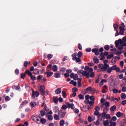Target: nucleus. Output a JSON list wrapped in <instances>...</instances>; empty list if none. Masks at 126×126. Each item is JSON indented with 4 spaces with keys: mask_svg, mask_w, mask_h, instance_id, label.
<instances>
[{
    "mask_svg": "<svg viewBox=\"0 0 126 126\" xmlns=\"http://www.w3.org/2000/svg\"><path fill=\"white\" fill-rule=\"evenodd\" d=\"M40 114L42 117H44L46 115V112H45V110H42L40 111Z\"/></svg>",
    "mask_w": 126,
    "mask_h": 126,
    "instance_id": "nucleus-30",
    "label": "nucleus"
},
{
    "mask_svg": "<svg viewBox=\"0 0 126 126\" xmlns=\"http://www.w3.org/2000/svg\"><path fill=\"white\" fill-rule=\"evenodd\" d=\"M66 70V68L64 67H62L60 69V71L61 72H65V71Z\"/></svg>",
    "mask_w": 126,
    "mask_h": 126,
    "instance_id": "nucleus-22",
    "label": "nucleus"
},
{
    "mask_svg": "<svg viewBox=\"0 0 126 126\" xmlns=\"http://www.w3.org/2000/svg\"><path fill=\"white\" fill-rule=\"evenodd\" d=\"M61 93H62V89L61 88H58L55 90L56 94H61Z\"/></svg>",
    "mask_w": 126,
    "mask_h": 126,
    "instance_id": "nucleus-15",
    "label": "nucleus"
},
{
    "mask_svg": "<svg viewBox=\"0 0 126 126\" xmlns=\"http://www.w3.org/2000/svg\"><path fill=\"white\" fill-rule=\"evenodd\" d=\"M107 73H111L113 70L111 67H109L106 69Z\"/></svg>",
    "mask_w": 126,
    "mask_h": 126,
    "instance_id": "nucleus-24",
    "label": "nucleus"
},
{
    "mask_svg": "<svg viewBox=\"0 0 126 126\" xmlns=\"http://www.w3.org/2000/svg\"><path fill=\"white\" fill-rule=\"evenodd\" d=\"M98 66L101 70V71L105 72L107 70V68L105 69V65L103 63L99 64Z\"/></svg>",
    "mask_w": 126,
    "mask_h": 126,
    "instance_id": "nucleus-5",
    "label": "nucleus"
},
{
    "mask_svg": "<svg viewBox=\"0 0 126 126\" xmlns=\"http://www.w3.org/2000/svg\"><path fill=\"white\" fill-rule=\"evenodd\" d=\"M93 61L94 63H99V59L97 58H94Z\"/></svg>",
    "mask_w": 126,
    "mask_h": 126,
    "instance_id": "nucleus-31",
    "label": "nucleus"
},
{
    "mask_svg": "<svg viewBox=\"0 0 126 126\" xmlns=\"http://www.w3.org/2000/svg\"><path fill=\"white\" fill-rule=\"evenodd\" d=\"M119 41H120V46H121L122 47H125V46L126 45V42H124V41H123L122 39H119Z\"/></svg>",
    "mask_w": 126,
    "mask_h": 126,
    "instance_id": "nucleus-16",
    "label": "nucleus"
},
{
    "mask_svg": "<svg viewBox=\"0 0 126 126\" xmlns=\"http://www.w3.org/2000/svg\"><path fill=\"white\" fill-rule=\"evenodd\" d=\"M105 118L107 120H110V119H111V115L109 114H107L105 115Z\"/></svg>",
    "mask_w": 126,
    "mask_h": 126,
    "instance_id": "nucleus-41",
    "label": "nucleus"
},
{
    "mask_svg": "<svg viewBox=\"0 0 126 126\" xmlns=\"http://www.w3.org/2000/svg\"><path fill=\"white\" fill-rule=\"evenodd\" d=\"M15 73L16 75H18L19 74V69L16 68L15 70Z\"/></svg>",
    "mask_w": 126,
    "mask_h": 126,
    "instance_id": "nucleus-47",
    "label": "nucleus"
},
{
    "mask_svg": "<svg viewBox=\"0 0 126 126\" xmlns=\"http://www.w3.org/2000/svg\"><path fill=\"white\" fill-rule=\"evenodd\" d=\"M54 118L56 121H59V120H60V116L59 115L55 114L54 115Z\"/></svg>",
    "mask_w": 126,
    "mask_h": 126,
    "instance_id": "nucleus-21",
    "label": "nucleus"
},
{
    "mask_svg": "<svg viewBox=\"0 0 126 126\" xmlns=\"http://www.w3.org/2000/svg\"><path fill=\"white\" fill-rule=\"evenodd\" d=\"M114 57V55H113L112 54H110V55H108L107 57V59L108 60H110V59H112V58Z\"/></svg>",
    "mask_w": 126,
    "mask_h": 126,
    "instance_id": "nucleus-36",
    "label": "nucleus"
},
{
    "mask_svg": "<svg viewBox=\"0 0 126 126\" xmlns=\"http://www.w3.org/2000/svg\"><path fill=\"white\" fill-rule=\"evenodd\" d=\"M54 77H55V78H60V77H61V74L59 73H55Z\"/></svg>",
    "mask_w": 126,
    "mask_h": 126,
    "instance_id": "nucleus-19",
    "label": "nucleus"
},
{
    "mask_svg": "<svg viewBox=\"0 0 126 126\" xmlns=\"http://www.w3.org/2000/svg\"><path fill=\"white\" fill-rule=\"evenodd\" d=\"M67 108V106L66 105H63L61 109H63V110H66V108Z\"/></svg>",
    "mask_w": 126,
    "mask_h": 126,
    "instance_id": "nucleus-56",
    "label": "nucleus"
},
{
    "mask_svg": "<svg viewBox=\"0 0 126 126\" xmlns=\"http://www.w3.org/2000/svg\"><path fill=\"white\" fill-rule=\"evenodd\" d=\"M95 103L94 101H89V104L91 105V106H93V105H94V103Z\"/></svg>",
    "mask_w": 126,
    "mask_h": 126,
    "instance_id": "nucleus-63",
    "label": "nucleus"
},
{
    "mask_svg": "<svg viewBox=\"0 0 126 126\" xmlns=\"http://www.w3.org/2000/svg\"><path fill=\"white\" fill-rule=\"evenodd\" d=\"M90 99L92 101H94L95 100V97H94V96H93V95H92V96H91L90 97Z\"/></svg>",
    "mask_w": 126,
    "mask_h": 126,
    "instance_id": "nucleus-60",
    "label": "nucleus"
},
{
    "mask_svg": "<svg viewBox=\"0 0 126 126\" xmlns=\"http://www.w3.org/2000/svg\"><path fill=\"white\" fill-rule=\"evenodd\" d=\"M40 123L42 124V125H45L46 123H47V120L46 119L44 118H41L40 119Z\"/></svg>",
    "mask_w": 126,
    "mask_h": 126,
    "instance_id": "nucleus-14",
    "label": "nucleus"
},
{
    "mask_svg": "<svg viewBox=\"0 0 126 126\" xmlns=\"http://www.w3.org/2000/svg\"><path fill=\"white\" fill-rule=\"evenodd\" d=\"M100 61H104L105 60V55H104V53H101L99 56Z\"/></svg>",
    "mask_w": 126,
    "mask_h": 126,
    "instance_id": "nucleus-12",
    "label": "nucleus"
},
{
    "mask_svg": "<svg viewBox=\"0 0 126 126\" xmlns=\"http://www.w3.org/2000/svg\"><path fill=\"white\" fill-rule=\"evenodd\" d=\"M40 94L38 93V91L34 92V90L32 91V99H35V97H39Z\"/></svg>",
    "mask_w": 126,
    "mask_h": 126,
    "instance_id": "nucleus-2",
    "label": "nucleus"
},
{
    "mask_svg": "<svg viewBox=\"0 0 126 126\" xmlns=\"http://www.w3.org/2000/svg\"><path fill=\"white\" fill-rule=\"evenodd\" d=\"M40 118H41V117H37V116H34L33 120L34 122H35V123H36L37 124H40Z\"/></svg>",
    "mask_w": 126,
    "mask_h": 126,
    "instance_id": "nucleus-9",
    "label": "nucleus"
},
{
    "mask_svg": "<svg viewBox=\"0 0 126 126\" xmlns=\"http://www.w3.org/2000/svg\"><path fill=\"white\" fill-rule=\"evenodd\" d=\"M90 74H89V72H88L87 71H84L83 70L82 75L83 76H86V78L88 79H89L90 78V76H89Z\"/></svg>",
    "mask_w": 126,
    "mask_h": 126,
    "instance_id": "nucleus-4",
    "label": "nucleus"
},
{
    "mask_svg": "<svg viewBox=\"0 0 126 126\" xmlns=\"http://www.w3.org/2000/svg\"><path fill=\"white\" fill-rule=\"evenodd\" d=\"M5 100L6 101H9L10 100V98L8 96H6Z\"/></svg>",
    "mask_w": 126,
    "mask_h": 126,
    "instance_id": "nucleus-61",
    "label": "nucleus"
},
{
    "mask_svg": "<svg viewBox=\"0 0 126 126\" xmlns=\"http://www.w3.org/2000/svg\"><path fill=\"white\" fill-rule=\"evenodd\" d=\"M43 78V75H39L37 76V80H41Z\"/></svg>",
    "mask_w": 126,
    "mask_h": 126,
    "instance_id": "nucleus-54",
    "label": "nucleus"
},
{
    "mask_svg": "<svg viewBox=\"0 0 126 126\" xmlns=\"http://www.w3.org/2000/svg\"><path fill=\"white\" fill-rule=\"evenodd\" d=\"M115 45H119V44H120V39H119L118 40H116L115 41Z\"/></svg>",
    "mask_w": 126,
    "mask_h": 126,
    "instance_id": "nucleus-64",
    "label": "nucleus"
},
{
    "mask_svg": "<svg viewBox=\"0 0 126 126\" xmlns=\"http://www.w3.org/2000/svg\"><path fill=\"white\" fill-rule=\"evenodd\" d=\"M25 73L28 74V76L31 77V79L32 80V81H34V80H36V77L35 76H33L32 75V73L30 71L27 70L25 71Z\"/></svg>",
    "mask_w": 126,
    "mask_h": 126,
    "instance_id": "nucleus-1",
    "label": "nucleus"
},
{
    "mask_svg": "<svg viewBox=\"0 0 126 126\" xmlns=\"http://www.w3.org/2000/svg\"><path fill=\"white\" fill-rule=\"evenodd\" d=\"M27 103H28V101L27 100H24L22 104H21V105L22 106H25L26 104H27Z\"/></svg>",
    "mask_w": 126,
    "mask_h": 126,
    "instance_id": "nucleus-45",
    "label": "nucleus"
},
{
    "mask_svg": "<svg viewBox=\"0 0 126 126\" xmlns=\"http://www.w3.org/2000/svg\"><path fill=\"white\" fill-rule=\"evenodd\" d=\"M110 125L111 126H117V124L116 123V122H111Z\"/></svg>",
    "mask_w": 126,
    "mask_h": 126,
    "instance_id": "nucleus-50",
    "label": "nucleus"
},
{
    "mask_svg": "<svg viewBox=\"0 0 126 126\" xmlns=\"http://www.w3.org/2000/svg\"><path fill=\"white\" fill-rule=\"evenodd\" d=\"M117 62V56H115L112 60H111V63L115 64Z\"/></svg>",
    "mask_w": 126,
    "mask_h": 126,
    "instance_id": "nucleus-18",
    "label": "nucleus"
},
{
    "mask_svg": "<svg viewBox=\"0 0 126 126\" xmlns=\"http://www.w3.org/2000/svg\"><path fill=\"white\" fill-rule=\"evenodd\" d=\"M105 106L106 107H108L110 106V103L108 101H106L105 104Z\"/></svg>",
    "mask_w": 126,
    "mask_h": 126,
    "instance_id": "nucleus-55",
    "label": "nucleus"
},
{
    "mask_svg": "<svg viewBox=\"0 0 126 126\" xmlns=\"http://www.w3.org/2000/svg\"><path fill=\"white\" fill-rule=\"evenodd\" d=\"M115 55H116V56H121V55H122V51H117Z\"/></svg>",
    "mask_w": 126,
    "mask_h": 126,
    "instance_id": "nucleus-46",
    "label": "nucleus"
},
{
    "mask_svg": "<svg viewBox=\"0 0 126 126\" xmlns=\"http://www.w3.org/2000/svg\"><path fill=\"white\" fill-rule=\"evenodd\" d=\"M30 105L31 107H35L36 106V102H31Z\"/></svg>",
    "mask_w": 126,
    "mask_h": 126,
    "instance_id": "nucleus-53",
    "label": "nucleus"
},
{
    "mask_svg": "<svg viewBox=\"0 0 126 126\" xmlns=\"http://www.w3.org/2000/svg\"><path fill=\"white\" fill-rule=\"evenodd\" d=\"M99 114H100L102 119H103V118H105V117H106V115H107V112H102V113H100Z\"/></svg>",
    "mask_w": 126,
    "mask_h": 126,
    "instance_id": "nucleus-28",
    "label": "nucleus"
},
{
    "mask_svg": "<svg viewBox=\"0 0 126 126\" xmlns=\"http://www.w3.org/2000/svg\"><path fill=\"white\" fill-rule=\"evenodd\" d=\"M28 64H30V62L28 63V61H25L24 62V66L25 67H27Z\"/></svg>",
    "mask_w": 126,
    "mask_h": 126,
    "instance_id": "nucleus-25",
    "label": "nucleus"
},
{
    "mask_svg": "<svg viewBox=\"0 0 126 126\" xmlns=\"http://www.w3.org/2000/svg\"><path fill=\"white\" fill-rule=\"evenodd\" d=\"M63 125H64V120H61L60 123V126H63Z\"/></svg>",
    "mask_w": 126,
    "mask_h": 126,
    "instance_id": "nucleus-37",
    "label": "nucleus"
},
{
    "mask_svg": "<svg viewBox=\"0 0 126 126\" xmlns=\"http://www.w3.org/2000/svg\"><path fill=\"white\" fill-rule=\"evenodd\" d=\"M103 125L105 126H108V125H109V121L108 120H105V121H103Z\"/></svg>",
    "mask_w": 126,
    "mask_h": 126,
    "instance_id": "nucleus-34",
    "label": "nucleus"
},
{
    "mask_svg": "<svg viewBox=\"0 0 126 126\" xmlns=\"http://www.w3.org/2000/svg\"><path fill=\"white\" fill-rule=\"evenodd\" d=\"M100 115V114H99V111L95 110V111L94 112V116H98V115Z\"/></svg>",
    "mask_w": 126,
    "mask_h": 126,
    "instance_id": "nucleus-57",
    "label": "nucleus"
},
{
    "mask_svg": "<svg viewBox=\"0 0 126 126\" xmlns=\"http://www.w3.org/2000/svg\"><path fill=\"white\" fill-rule=\"evenodd\" d=\"M52 67L53 71H57V70H58V66L57 65H54Z\"/></svg>",
    "mask_w": 126,
    "mask_h": 126,
    "instance_id": "nucleus-29",
    "label": "nucleus"
},
{
    "mask_svg": "<svg viewBox=\"0 0 126 126\" xmlns=\"http://www.w3.org/2000/svg\"><path fill=\"white\" fill-rule=\"evenodd\" d=\"M66 106L68 109H71L72 110H74V104L73 103H70L69 102L66 103Z\"/></svg>",
    "mask_w": 126,
    "mask_h": 126,
    "instance_id": "nucleus-6",
    "label": "nucleus"
},
{
    "mask_svg": "<svg viewBox=\"0 0 126 126\" xmlns=\"http://www.w3.org/2000/svg\"><path fill=\"white\" fill-rule=\"evenodd\" d=\"M117 110V106L116 105H113L110 108V112H114Z\"/></svg>",
    "mask_w": 126,
    "mask_h": 126,
    "instance_id": "nucleus-17",
    "label": "nucleus"
},
{
    "mask_svg": "<svg viewBox=\"0 0 126 126\" xmlns=\"http://www.w3.org/2000/svg\"><path fill=\"white\" fill-rule=\"evenodd\" d=\"M83 71V70H79L77 71V74H78V75H80L81 74H82Z\"/></svg>",
    "mask_w": 126,
    "mask_h": 126,
    "instance_id": "nucleus-52",
    "label": "nucleus"
},
{
    "mask_svg": "<svg viewBox=\"0 0 126 126\" xmlns=\"http://www.w3.org/2000/svg\"><path fill=\"white\" fill-rule=\"evenodd\" d=\"M72 91L73 93H76L78 91V90L76 88H74L72 89Z\"/></svg>",
    "mask_w": 126,
    "mask_h": 126,
    "instance_id": "nucleus-44",
    "label": "nucleus"
},
{
    "mask_svg": "<svg viewBox=\"0 0 126 126\" xmlns=\"http://www.w3.org/2000/svg\"><path fill=\"white\" fill-rule=\"evenodd\" d=\"M45 74H47V77H51L53 74H54V72H46L45 73Z\"/></svg>",
    "mask_w": 126,
    "mask_h": 126,
    "instance_id": "nucleus-13",
    "label": "nucleus"
},
{
    "mask_svg": "<svg viewBox=\"0 0 126 126\" xmlns=\"http://www.w3.org/2000/svg\"><path fill=\"white\" fill-rule=\"evenodd\" d=\"M74 112L75 114H78V113H79V110H78V109H77V108H75V109H74Z\"/></svg>",
    "mask_w": 126,
    "mask_h": 126,
    "instance_id": "nucleus-59",
    "label": "nucleus"
},
{
    "mask_svg": "<svg viewBox=\"0 0 126 126\" xmlns=\"http://www.w3.org/2000/svg\"><path fill=\"white\" fill-rule=\"evenodd\" d=\"M48 60H51L53 58V54H48L47 55Z\"/></svg>",
    "mask_w": 126,
    "mask_h": 126,
    "instance_id": "nucleus-40",
    "label": "nucleus"
},
{
    "mask_svg": "<svg viewBox=\"0 0 126 126\" xmlns=\"http://www.w3.org/2000/svg\"><path fill=\"white\" fill-rule=\"evenodd\" d=\"M77 56H78V58H81V57H82V52L81 51H79L78 53Z\"/></svg>",
    "mask_w": 126,
    "mask_h": 126,
    "instance_id": "nucleus-35",
    "label": "nucleus"
},
{
    "mask_svg": "<svg viewBox=\"0 0 126 126\" xmlns=\"http://www.w3.org/2000/svg\"><path fill=\"white\" fill-rule=\"evenodd\" d=\"M45 86H40V89H39V91L41 93V94L42 96H45Z\"/></svg>",
    "mask_w": 126,
    "mask_h": 126,
    "instance_id": "nucleus-3",
    "label": "nucleus"
},
{
    "mask_svg": "<svg viewBox=\"0 0 126 126\" xmlns=\"http://www.w3.org/2000/svg\"><path fill=\"white\" fill-rule=\"evenodd\" d=\"M47 118L49 120V121H52L53 117V115H49L48 116H47Z\"/></svg>",
    "mask_w": 126,
    "mask_h": 126,
    "instance_id": "nucleus-33",
    "label": "nucleus"
},
{
    "mask_svg": "<svg viewBox=\"0 0 126 126\" xmlns=\"http://www.w3.org/2000/svg\"><path fill=\"white\" fill-rule=\"evenodd\" d=\"M90 74L89 75L90 77H91V78H93V77H94V76H95V73H94V72H91L90 73Z\"/></svg>",
    "mask_w": 126,
    "mask_h": 126,
    "instance_id": "nucleus-38",
    "label": "nucleus"
},
{
    "mask_svg": "<svg viewBox=\"0 0 126 126\" xmlns=\"http://www.w3.org/2000/svg\"><path fill=\"white\" fill-rule=\"evenodd\" d=\"M113 92L114 93V94H117V93H118L119 91H118V89H114L113 90Z\"/></svg>",
    "mask_w": 126,
    "mask_h": 126,
    "instance_id": "nucleus-49",
    "label": "nucleus"
},
{
    "mask_svg": "<svg viewBox=\"0 0 126 126\" xmlns=\"http://www.w3.org/2000/svg\"><path fill=\"white\" fill-rule=\"evenodd\" d=\"M92 52H93V53H94L95 56H99L100 55V52L98 48L93 49Z\"/></svg>",
    "mask_w": 126,
    "mask_h": 126,
    "instance_id": "nucleus-7",
    "label": "nucleus"
},
{
    "mask_svg": "<svg viewBox=\"0 0 126 126\" xmlns=\"http://www.w3.org/2000/svg\"><path fill=\"white\" fill-rule=\"evenodd\" d=\"M26 74H27V73H22L21 74V78H22V79H24V78H25V77H26Z\"/></svg>",
    "mask_w": 126,
    "mask_h": 126,
    "instance_id": "nucleus-20",
    "label": "nucleus"
},
{
    "mask_svg": "<svg viewBox=\"0 0 126 126\" xmlns=\"http://www.w3.org/2000/svg\"><path fill=\"white\" fill-rule=\"evenodd\" d=\"M92 90V88L91 87H89L86 89L87 92H90V91H91Z\"/></svg>",
    "mask_w": 126,
    "mask_h": 126,
    "instance_id": "nucleus-39",
    "label": "nucleus"
},
{
    "mask_svg": "<svg viewBox=\"0 0 126 126\" xmlns=\"http://www.w3.org/2000/svg\"><path fill=\"white\" fill-rule=\"evenodd\" d=\"M89 67L88 66H86L85 67V68H84V69H85V71H89Z\"/></svg>",
    "mask_w": 126,
    "mask_h": 126,
    "instance_id": "nucleus-62",
    "label": "nucleus"
},
{
    "mask_svg": "<svg viewBox=\"0 0 126 126\" xmlns=\"http://www.w3.org/2000/svg\"><path fill=\"white\" fill-rule=\"evenodd\" d=\"M116 116L118 117V118H120V117H122V113H121V112H117Z\"/></svg>",
    "mask_w": 126,
    "mask_h": 126,
    "instance_id": "nucleus-43",
    "label": "nucleus"
},
{
    "mask_svg": "<svg viewBox=\"0 0 126 126\" xmlns=\"http://www.w3.org/2000/svg\"><path fill=\"white\" fill-rule=\"evenodd\" d=\"M108 63H109V60H105L103 61V63L104 65H105V69L106 68H108V67H109V66H110V65L107 64Z\"/></svg>",
    "mask_w": 126,
    "mask_h": 126,
    "instance_id": "nucleus-11",
    "label": "nucleus"
},
{
    "mask_svg": "<svg viewBox=\"0 0 126 126\" xmlns=\"http://www.w3.org/2000/svg\"><path fill=\"white\" fill-rule=\"evenodd\" d=\"M111 67V69H112V70H116V69L117 68V65H114Z\"/></svg>",
    "mask_w": 126,
    "mask_h": 126,
    "instance_id": "nucleus-51",
    "label": "nucleus"
},
{
    "mask_svg": "<svg viewBox=\"0 0 126 126\" xmlns=\"http://www.w3.org/2000/svg\"><path fill=\"white\" fill-rule=\"evenodd\" d=\"M53 102L55 103V104H57L59 102V99L58 98V97H55L53 98Z\"/></svg>",
    "mask_w": 126,
    "mask_h": 126,
    "instance_id": "nucleus-23",
    "label": "nucleus"
},
{
    "mask_svg": "<svg viewBox=\"0 0 126 126\" xmlns=\"http://www.w3.org/2000/svg\"><path fill=\"white\" fill-rule=\"evenodd\" d=\"M65 114H66V113L63 112L62 109L58 112V115H59L61 118H63L64 116H65Z\"/></svg>",
    "mask_w": 126,
    "mask_h": 126,
    "instance_id": "nucleus-8",
    "label": "nucleus"
},
{
    "mask_svg": "<svg viewBox=\"0 0 126 126\" xmlns=\"http://www.w3.org/2000/svg\"><path fill=\"white\" fill-rule=\"evenodd\" d=\"M78 97L80 100L84 99V96L82 94H78Z\"/></svg>",
    "mask_w": 126,
    "mask_h": 126,
    "instance_id": "nucleus-27",
    "label": "nucleus"
},
{
    "mask_svg": "<svg viewBox=\"0 0 126 126\" xmlns=\"http://www.w3.org/2000/svg\"><path fill=\"white\" fill-rule=\"evenodd\" d=\"M119 33L120 35H124L125 34V31L124 30H120Z\"/></svg>",
    "mask_w": 126,
    "mask_h": 126,
    "instance_id": "nucleus-58",
    "label": "nucleus"
},
{
    "mask_svg": "<svg viewBox=\"0 0 126 126\" xmlns=\"http://www.w3.org/2000/svg\"><path fill=\"white\" fill-rule=\"evenodd\" d=\"M104 49L106 50V51H109L110 50V46L108 45H106L104 47Z\"/></svg>",
    "mask_w": 126,
    "mask_h": 126,
    "instance_id": "nucleus-32",
    "label": "nucleus"
},
{
    "mask_svg": "<svg viewBox=\"0 0 126 126\" xmlns=\"http://www.w3.org/2000/svg\"><path fill=\"white\" fill-rule=\"evenodd\" d=\"M121 97L123 100H125L126 98V94L122 93L121 94Z\"/></svg>",
    "mask_w": 126,
    "mask_h": 126,
    "instance_id": "nucleus-26",
    "label": "nucleus"
},
{
    "mask_svg": "<svg viewBox=\"0 0 126 126\" xmlns=\"http://www.w3.org/2000/svg\"><path fill=\"white\" fill-rule=\"evenodd\" d=\"M73 61H75L76 63H78L80 64L82 63H81V59L80 58L74 57L72 58Z\"/></svg>",
    "mask_w": 126,
    "mask_h": 126,
    "instance_id": "nucleus-10",
    "label": "nucleus"
},
{
    "mask_svg": "<svg viewBox=\"0 0 126 126\" xmlns=\"http://www.w3.org/2000/svg\"><path fill=\"white\" fill-rule=\"evenodd\" d=\"M101 114H99V115H97V120L100 121V122H102V118H101Z\"/></svg>",
    "mask_w": 126,
    "mask_h": 126,
    "instance_id": "nucleus-42",
    "label": "nucleus"
},
{
    "mask_svg": "<svg viewBox=\"0 0 126 126\" xmlns=\"http://www.w3.org/2000/svg\"><path fill=\"white\" fill-rule=\"evenodd\" d=\"M78 79V75H77V74H75L73 78L74 80H77Z\"/></svg>",
    "mask_w": 126,
    "mask_h": 126,
    "instance_id": "nucleus-48",
    "label": "nucleus"
}]
</instances>
